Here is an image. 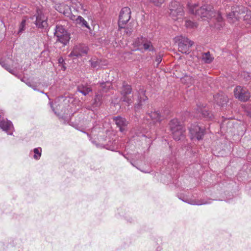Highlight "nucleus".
I'll return each mask as SVG.
<instances>
[{"instance_id":"nucleus-12","label":"nucleus","mask_w":251,"mask_h":251,"mask_svg":"<svg viewBox=\"0 0 251 251\" xmlns=\"http://www.w3.org/2000/svg\"><path fill=\"white\" fill-rule=\"evenodd\" d=\"M146 120L147 121V124H155L159 123L161 120V116L158 111H151L148 112L146 116Z\"/></svg>"},{"instance_id":"nucleus-37","label":"nucleus","mask_w":251,"mask_h":251,"mask_svg":"<svg viewBox=\"0 0 251 251\" xmlns=\"http://www.w3.org/2000/svg\"><path fill=\"white\" fill-rule=\"evenodd\" d=\"M162 58V56L160 54H159L156 56V58H155V61L157 62V66H158L159 65V64L161 62Z\"/></svg>"},{"instance_id":"nucleus-15","label":"nucleus","mask_w":251,"mask_h":251,"mask_svg":"<svg viewBox=\"0 0 251 251\" xmlns=\"http://www.w3.org/2000/svg\"><path fill=\"white\" fill-rule=\"evenodd\" d=\"M70 19L73 21L76 25H78L81 27H85L88 29H90V26L87 22L81 16L72 15Z\"/></svg>"},{"instance_id":"nucleus-2","label":"nucleus","mask_w":251,"mask_h":251,"mask_svg":"<svg viewBox=\"0 0 251 251\" xmlns=\"http://www.w3.org/2000/svg\"><path fill=\"white\" fill-rule=\"evenodd\" d=\"M121 94V100L128 105L133 102L134 99L132 87L125 81L123 82Z\"/></svg>"},{"instance_id":"nucleus-31","label":"nucleus","mask_w":251,"mask_h":251,"mask_svg":"<svg viewBox=\"0 0 251 251\" xmlns=\"http://www.w3.org/2000/svg\"><path fill=\"white\" fill-rule=\"evenodd\" d=\"M25 84L28 86L29 87L32 88L34 91H39L40 92H41V93H43V94H45L46 96H48L47 94V93H44L43 91H40L37 88V85H36L35 84H32L30 82L28 81H26V82H25Z\"/></svg>"},{"instance_id":"nucleus-10","label":"nucleus","mask_w":251,"mask_h":251,"mask_svg":"<svg viewBox=\"0 0 251 251\" xmlns=\"http://www.w3.org/2000/svg\"><path fill=\"white\" fill-rule=\"evenodd\" d=\"M234 93L236 98L243 101H247L250 97L249 91L240 86L236 87L234 90Z\"/></svg>"},{"instance_id":"nucleus-17","label":"nucleus","mask_w":251,"mask_h":251,"mask_svg":"<svg viewBox=\"0 0 251 251\" xmlns=\"http://www.w3.org/2000/svg\"><path fill=\"white\" fill-rule=\"evenodd\" d=\"M145 91L144 90H140L139 92L138 97V103L135 105L136 110H139L141 108L143 103L147 100L148 97L145 95Z\"/></svg>"},{"instance_id":"nucleus-36","label":"nucleus","mask_w":251,"mask_h":251,"mask_svg":"<svg viewBox=\"0 0 251 251\" xmlns=\"http://www.w3.org/2000/svg\"><path fill=\"white\" fill-rule=\"evenodd\" d=\"M89 61L91 63V67L93 68H96L99 65L98 61L95 59H91Z\"/></svg>"},{"instance_id":"nucleus-41","label":"nucleus","mask_w":251,"mask_h":251,"mask_svg":"<svg viewBox=\"0 0 251 251\" xmlns=\"http://www.w3.org/2000/svg\"><path fill=\"white\" fill-rule=\"evenodd\" d=\"M5 69L7 71H8L10 73H11V74H12L13 75H15L14 73V71L12 69H11L10 68V67H5Z\"/></svg>"},{"instance_id":"nucleus-48","label":"nucleus","mask_w":251,"mask_h":251,"mask_svg":"<svg viewBox=\"0 0 251 251\" xmlns=\"http://www.w3.org/2000/svg\"><path fill=\"white\" fill-rule=\"evenodd\" d=\"M215 27H216L217 28H220V27H219L218 26H217L216 25H215Z\"/></svg>"},{"instance_id":"nucleus-25","label":"nucleus","mask_w":251,"mask_h":251,"mask_svg":"<svg viewBox=\"0 0 251 251\" xmlns=\"http://www.w3.org/2000/svg\"><path fill=\"white\" fill-rule=\"evenodd\" d=\"M137 136L139 137H144L146 138H151L150 133L147 129H142L141 132L138 133Z\"/></svg>"},{"instance_id":"nucleus-4","label":"nucleus","mask_w":251,"mask_h":251,"mask_svg":"<svg viewBox=\"0 0 251 251\" xmlns=\"http://www.w3.org/2000/svg\"><path fill=\"white\" fill-rule=\"evenodd\" d=\"M56 43H60L63 47L67 44L70 39V34L61 25H56L54 33Z\"/></svg>"},{"instance_id":"nucleus-7","label":"nucleus","mask_w":251,"mask_h":251,"mask_svg":"<svg viewBox=\"0 0 251 251\" xmlns=\"http://www.w3.org/2000/svg\"><path fill=\"white\" fill-rule=\"evenodd\" d=\"M35 17L36 20L34 22V24L38 28H44L48 26V18L45 15L42 10L39 9H37L36 15L31 17L30 19L33 20Z\"/></svg>"},{"instance_id":"nucleus-20","label":"nucleus","mask_w":251,"mask_h":251,"mask_svg":"<svg viewBox=\"0 0 251 251\" xmlns=\"http://www.w3.org/2000/svg\"><path fill=\"white\" fill-rule=\"evenodd\" d=\"M77 91L82 93L84 96H86L90 92L92 91V89L87 84H81L78 85L77 87Z\"/></svg>"},{"instance_id":"nucleus-6","label":"nucleus","mask_w":251,"mask_h":251,"mask_svg":"<svg viewBox=\"0 0 251 251\" xmlns=\"http://www.w3.org/2000/svg\"><path fill=\"white\" fill-rule=\"evenodd\" d=\"M176 41L178 42V50L183 53H189L190 48L192 46L194 42L188 38L182 35L175 38Z\"/></svg>"},{"instance_id":"nucleus-38","label":"nucleus","mask_w":251,"mask_h":251,"mask_svg":"<svg viewBox=\"0 0 251 251\" xmlns=\"http://www.w3.org/2000/svg\"><path fill=\"white\" fill-rule=\"evenodd\" d=\"M125 31L124 32L126 34H130L131 32H132V29L131 28H129L128 27H126V28H124Z\"/></svg>"},{"instance_id":"nucleus-11","label":"nucleus","mask_w":251,"mask_h":251,"mask_svg":"<svg viewBox=\"0 0 251 251\" xmlns=\"http://www.w3.org/2000/svg\"><path fill=\"white\" fill-rule=\"evenodd\" d=\"M88 48L85 45H78L74 47L73 50L70 53V57H81L87 54Z\"/></svg>"},{"instance_id":"nucleus-1","label":"nucleus","mask_w":251,"mask_h":251,"mask_svg":"<svg viewBox=\"0 0 251 251\" xmlns=\"http://www.w3.org/2000/svg\"><path fill=\"white\" fill-rule=\"evenodd\" d=\"M189 9L190 12L195 14L196 16H198L202 17H207L208 18H212L217 16V20L219 23L222 22V17L219 13H216L214 10L213 8L210 5H203L198 8V5L196 4H189Z\"/></svg>"},{"instance_id":"nucleus-14","label":"nucleus","mask_w":251,"mask_h":251,"mask_svg":"<svg viewBox=\"0 0 251 251\" xmlns=\"http://www.w3.org/2000/svg\"><path fill=\"white\" fill-rule=\"evenodd\" d=\"M0 127L9 135L12 134L14 131L13 124L11 121L8 120L0 121Z\"/></svg>"},{"instance_id":"nucleus-19","label":"nucleus","mask_w":251,"mask_h":251,"mask_svg":"<svg viewBox=\"0 0 251 251\" xmlns=\"http://www.w3.org/2000/svg\"><path fill=\"white\" fill-rule=\"evenodd\" d=\"M185 129L184 126H179L178 129L172 131L173 138L175 140H180L184 136Z\"/></svg>"},{"instance_id":"nucleus-42","label":"nucleus","mask_w":251,"mask_h":251,"mask_svg":"<svg viewBox=\"0 0 251 251\" xmlns=\"http://www.w3.org/2000/svg\"><path fill=\"white\" fill-rule=\"evenodd\" d=\"M58 63L60 64H63L64 62V60L62 57H60L58 59Z\"/></svg>"},{"instance_id":"nucleus-21","label":"nucleus","mask_w":251,"mask_h":251,"mask_svg":"<svg viewBox=\"0 0 251 251\" xmlns=\"http://www.w3.org/2000/svg\"><path fill=\"white\" fill-rule=\"evenodd\" d=\"M169 126L171 132L176 130V129H178V127H179V126H183L177 119L172 120L170 122Z\"/></svg>"},{"instance_id":"nucleus-40","label":"nucleus","mask_w":251,"mask_h":251,"mask_svg":"<svg viewBox=\"0 0 251 251\" xmlns=\"http://www.w3.org/2000/svg\"><path fill=\"white\" fill-rule=\"evenodd\" d=\"M5 69L7 71H8L10 73H11V74H12L13 75H15L14 73V71L12 69H11L10 68V67H5Z\"/></svg>"},{"instance_id":"nucleus-18","label":"nucleus","mask_w":251,"mask_h":251,"mask_svg":"<svg viewBox=\"0 0 251 251\" xmlns=\"http://www.w3.org/2000/svg\"><path fill=\"white\" fill-rule=\"evenodd\" d=\"M214 100L217 104L223 106L226 103L227 98L223 94H217L214 96Z\"/></svg>"},{"instance_id":"nucleus-16","label":"nucleus","mask_w":251,"mask_h":251,"mask_svg":"<svg viewBox=\"0 0 251 251\" xmlns=\"http://www.w3.org/2000/svg\"><path fill=\"white\" fill-rule=\"evenodd\" d=\"M183 201L190 204L191 205H201L203 204H209L211 202V200H208V201H206L204 199H201L200 200H196L192 199H188L187 198H179Z\"/></svg>"},{"instance_id":"nucleus-30","label":"nucleus","mask_w":251,"mask_h":251,"mask_svg":"<svg viewBox=\"0 0 251 251\" xmlns=\"http://www.w3.org/2000/svg\"><path fill=\"white\" fill-rule=\"evenodd\" d=\"M144 41L145 38H144L143 37H139L135 40L133 43V45L135 47H140L141 46L143 45Z\"/></svg>"},{"instance_id":"nucleus-43","label":"nucleus","mask_w":251,"mask_h":251,"mask_svg":"<svg viewBox=\"0 0 251 251\" xmlns=\"http://www.w3.org/2000/svg\"><path fill=\"white\" fill-rule=\"evenodd\" d=\"M0 64H1V66L5 69V67H9V66H8L7 64H6L4 62L1 61L0 62Z\"/></svg>"},{"instance_id":"nucleus-32","label":"nucleus","mask_w":251,"mask_h":251,"mask_svg":"<svg viewBox=\"0 0 251 251\" xmlns=\"http://www.w3.org/2000/svg\"><path fill=\"white\" fill-rule=\"evenodd\" d=\"M26 21V20L25 19H24L22 20L19 26L18 33H22L25 29Z\"/></svg>"},{"instance_id":"nucleus-22","label":"nucleus","mask_w":251,"mask_h":251,"mask_svg":"<svg viewBox=\"0 0 251 251\" xmlns=\"http://www.w3.org/2000/svg\"><path fill=\"white\" fill-rule=\"evenodd\" d=\"M198 109H197V111L198 113H200L201 114L202 116L205 118H208L210 119L212 118V115L207 111L203 105L202 106H200V105H198Z\"/></svg>"},{"instance_id":"nucleus-28","label":"nucleus","mask_w":251,"mask_h":251,"mask_svg":"<svg viewBox=\"0 0 251 251\" xmlns=\"http://www.w3.org/2000/svg\"><path fill=\"white\" fill-rule=\"evenodd\" d=\"M59 12L63 13L65 16L67 17H69L70 19L71 16L74 15L71 13L70 7L67 5H65L64 10H59Z\"/></svg>"},{"instance_id":"nucleus-29","label":"nucleus","mask_w":251,"mask_h":251,"mask_svg":"<svg viewBox=\"0 0 251 251\" xmlns=\"http://www.w3.org/2000/svg\"><path fill=\"white\" fill-rule=\"evenodd\" d=\"M101 99V97L100 95H97L95 96L93 103V106L94 108L98 107L100 105Z\"/></svg>"},{"instance_id":"nucleus-35","label":"nucleus","mask_w":251,"mask_h":251,"mask_svg":"<svg viewBox=\"0 0 251 251\" xmlns=\"http://www.w3.org/2000/svg\"><path fill=\"white\" fill-rule=\"evenodd\" d=\"M150 2L157 6H160L164 2V0H149Z\"/></svg>"},{"instance_id":"nucleus-8","label":"nucleus","mask_w":251,"mask_h":251,"mask_svg":"<svg viewBox=\"0 0 251 251\" xmlns=\"http://www.w3.org/2000/svg\"><path fill=\"white\" fill-rule=\"evenodd\" d=\"M130 14L131 10L129 7H125L121 9L118 22L119 28L120 29L125 28L126 25L130 19Z\"/></svg>"},{"instance_id":"nucleus-24","label":"nucleus","mask_w":251,"mask_h":251,"mask_svg":"<svg viewBox=\"0 0 251 251\" xmlns=\"http://www.w3.org/2000/svg\"><path fill=\"white\" fill-rule=\"evenodd\" d=\"M72 6L76 11H78L79 10H85V9L84 8L83 5L80 3V2L76 0H72Z\"/></svg>"},{"instance_id":"nucleus-13","label":"nucleus","mask_w":251,"mask_h":251,"mask_svg":"<svg viewBox=\"0 0 251 251\" xmlns=\"http://www.w3.org/2000/svg\"><path fill=\"white\" fill-rule=\"evenodd\" d=\"M113 120L121 132H124L126 131L128 122L125 118L121 117H115Z\"/></svg>"},{"instance_id":"nucleus-33","label":"nucleus","mask_w":251,"mask_h":251,"mask_svg":"<svg viewBox=\"0 0 251 251\" xmlns=\"http://www.w3.org/2000/svg\"><path fill=\"white\" fill-rule=\"evenodd\" d=\"M143 47L145 50H153V48L150 42H144L143 44Z\"/></svg>"},{"instance_id":"nucleus-45","label":"nucleus","mask_w":251,"mask_h":251,"mask_svg":"<svg viewBox=\"0 0 251 251\" xmlns=\"http://www.w3.org/2000/svg\"><path fill=\"white\" fill-rule=\"evenodd\" d=\"M50 107L52 109V110L54 112L55 114H56V112L55 111L53 105H52V104L51 103V102H50Z\"/></svg>"},{"instance_id":"nucleus-27","label":"nucleus","mask_w":251,"mask_h":251,"mask_svg":"<svg viewBox=\"0 0 251 251\" xmlns=\"http://www.w3.org/2000/svg\"><path fill=\"white\" fill-rule=\"evenodd\" d=\"M244 21H247L249 24H251V11L247 10L246 8L245 14L242 15V18Z\"/></svg>"},{"instance_id":"nucleus-9","label":"nucleus","mask_w":251,"mask_h":251,"mask_svg":"<svg viewBox=\"0 0 251 251\" xmlns=\"http://www.w3.org/2000/svg\"><path fill=\"white\" fill-rule=\"evenodd\" d=\"M189 132L192 139L201 140L204 134L205 129L203 127L199 126L197 123L191 125L189 127Z\"/></svg>"},{"instance_id":"nucleus-26","label":"nucleus","mask_w":251,"mask_h":251,"mask_svg":"<svg viewBox=\"0 0 251 251\" xmlns=\"http://www.w3.org/2000/svg\"><path fill=\"white\" fill-rule=\"evenodd\" d=\"M33 152L34 153V154L33 155V158L35 160H39L41 156V153H42L41 148L38 147V148H35L33 150Z\"/></svg>"},{"instance_id":"nucleus-3","label":"nucleus","mask_w":251,"mask_h":251,"mask_svg":"<svg viewBox=\"0 0 251 251\" xmlns=\"http://www.w3.org/2000/svg\"><path fill=\"white\" fill-rule=\"evenodd\" d=\"M170 15L175 20H182L184 16L183 6L177 1H172L170 4Z\"/></svg>"},{"instance_id":"nucleus-34","label":"nucleus","mask_w":251,"mask_h":251,"mask_svg":"<svg viewBox=\"0 0 251 251\" xmlns=\"http://www.w3.org/2000/svg\"><path fill=\"white\" fill-rule=\"evenodd\" d=\"M185 26L187 28H194L197 26L196 24L190 20H187L185 22Z\"/></svg>"},{"instance_id":"nucleus-5","label":"nucleus","mask_w":251,"mask_h":251,"mask_svg":"<svg viewBox=\"0 0 251 251\" xmlns=\"http://www.w3.org/2000/svg\"><path fill=\"white\" fill-rule=\"evenodd\" d=\"M246 8L243 6H234L231 9V12L227 14L228 21L230 23H234L242 18V15L245 14Z\"/></svg>"},{"instance_id":"nucleus-39","label":"nucleus","mask_w":251,"mask_h":251,"mask_svg":"<svg viewBox=\"0 0 251 251\" xmlns=\"http://www.w3.org/2000/svg\"><path fill=\"white\" fill-rule=\"evenodd\" d=\"M5 69L7 71H8L10 73H11V74H12L13 75H15L14 73V71L12 69H11L10 68V67H5Z\"/></svg>"},{"instance_id":"nucleus-49","label":"nucleus","mask_w":251,"mask_h":251,"mask_svg":"<svg viewBox=\"0 0 251 251\" xmlns=\"http://www.w3.org/2000/svg\"><path fill=\"white\" fill-rule=\"evenodd\" d=\"M250 6H251V4H250Z\"/></svg>"},{"instance_id":"nucleus-47","label":"nucleus","mask_w":251,"mask_h":251,"mask_svg":"<svg viewBox=\"0 0 251 251\" xmlns=\"http://www.w3.org/2000/svg\"><path fill=\"white\" fill-rule=\"evenodd\" d=\"M244 74L245 75H248V76L249 77H250V76L249 75L248 73H244Z\"/></svg>"},{"instance_id":"nucleus-44","label":"nucleus","mask_w":251,"mask_h":251,"mask_svg":"<svg viewBox=\"0 0 251 251\" xmlns=\"http://www.w3.org/2000/svg\"><path fill=\"white\" fill-rule=\"evenodd\" d=\"M58 7L59 8V9L58 10L59 12V10H64L65 5L61 4L60 5H59L58 6Z\"/></svg>"},{"instance_id":"nucleus-23","label":"nucleus","mask_w":251,"mask_h":251,"mask_svg":"<svg viewBox=\"0 0 251 251\" xmlns=\"http://www.w3.org/2000/svg\"><path fill=\"white\" fill-rule=\"evenodd\" d=\"M213 59V57L210 54L209 52L203 53L201 55L202 61L206 64L211 63Z\"/></svg>"},{"instance_id":"nucleus-46","label":"nucleus","mask_w":251,"mask_h":251,"mask_svg":"<svg viewBox=\"0 0 251 251\" xmlns=\"http://www.w3.org/2000/svg\"><path fill=\"white\" fill-rule=\"evenodd\" d=\"M20 79L22 81L24 82L25 83L26 82V81L25 80V78H20Z\"/></svg>"}]
</instances>
